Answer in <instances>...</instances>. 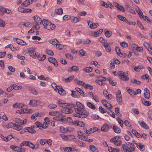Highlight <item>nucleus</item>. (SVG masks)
<instances>
[{
	"label": "nucleus",
	"instance_id": "1",
	"mask_svg": "<svg viewBox=\"0 0 152 152\" xmlns=\"http://www.w3.org/2000/svg\"><path fill=\"white\" fill-rule=\"evenodd\" d=\"M122 152H132L134 151L136 148L132 143L127 142L126 144L122 145Z\"/></svg>",
	"mask_w": 152,
	"mask_h": 152
},
{
	"label": "nucleus",
	"instance_id": "2",
	"mask_svg": "<svg viewBox=\"0 0 152 152\" xmlns=\"http://www.w3.org/2000/svg\"><path fill=\"white\" fill-rule=\"evenodd\" d=\"M77 114L73 115L75 117H78L81 118H85L87 117L88 113L85 109L79 110L78 109L77 110Z\"/></svg>",
	"mask_w": 152,
	"mask_h": 152
},
{
	"label": "nucleus",
	"instance_id": "3",
	"mask_svg": "<svg viewBox=\"0 0 152 152\" xmlns=\"http://www.w3.org/2000/svg\"><path fill=\"white\" fill-rule=\"evenodd\" d=\"M42 23L45 28L49 30H53L56 27L54 24H52L50 21L45 20H42Z\"/></svg>",
	"mask_w": 152,
	"mask_h": 152
},
{
	"label": "nucleus",
	"instance_id": "4",
	"mask_svg": "<svg viewBox=\"0 0 152 152\" xmlns=\"http://www.w3.org/2000/svg\"><path fill=\"white\" fill-rule=\"evenodd\" d=\"M119 138H120V136H116L110 139V141L113 142L115 145L120 146L121 145L122 142L118 140Z\"/></svg>",
	"mask_w": 152,
	"mask_h": 152
},
{
	"label": "nucleus",
	"instance_id": "5",
	"mask_svg": "<svg viewBox=\"0 0 152 152\" xmlns=\"http://www.w3.org/2000/svg\"><path fill=\"white\" fill-rule=\"evenodd\" d=\"M116 97L118 103L119 104H121L122 102V95L120 90H118L116 92Z\"/></svg>",
	"mask_w": 152,
	"mask_h": 152
},
{
	"label": "nucleus",
	"instance_id": "6",
	"mask_svg": "<svg viewBox=\"0 0 152 152\" xmlns=\"http://www.w3.org/2000/svg\"><path fill=\"white\" fill-rule=\"evenodd\" d=\"M118 75L121 77L120 79L123 80L127 81L129 80V78L127 77L125 73L121 71L118 72Z\"/></svg>",
	"mask_w": 152,
	"mask_h": 152
},
{
	"label": "nucleus",
	"instance_id": "7",
	"mask_svg": "<svg viewBox=\"0 0 152 152\" xmlns=\"http://www.w3.org/2000/svg\"><path fill=\"white\" fill-rule=\"evenodd\" d=\"M33 143L29 141H24L20 145V146L22 147L23 146H27L31 148L33 147Z\"/></svg>",
	"mask_w": 152,
	"mask_h": 152
},
{
	"label": "nucleus",
	"instance_id": "8",
	"mask_svg": "<svg viewBox=\"0 0 152 152\" xmlns=\"http://www.w3.org/2000/svg\"><path fill=\"white\" fill-rule=\"evenodd\" d=\"M41 104V102L39 100H31L30 101L29 104L30 105L38 106Z\"/></svg>",
	"mask_w": 152,
	"mask_h": 152
},
{
	"label": "nucleus",
	"instance_id": "9",
	"mask_svg": "<svg viewBox=\"0 0 152 152\" xmlns=\"http://www.w3.org/2000/svg\"><path fill=\"white\" fill-rule=\"evenodd\" d=\"M30 55L33 58H35L37 55H38V53L36 52L34 50H29L28 51Z\"/></svg>",
	"mask_w": 152,
	"mask_h": 152
},
{
	"label": "nucleus",
	"instance_id": "10",
	"mask_svg": "<svg viewBox=\"0 0 152 152\" xmlns=\"http://www.w3.org/2000/svg\"><path fill=\"white\" fill-rule=\"evenodd\" d=\"M73 125L75 126H79L83 127L85 126L84 123L82 121L79 120L75 121L73 122Z\"/></svg>",
	"mask_w": 152,
	"mask_h": 152
},
{
	"label": "nucleus",
	"instance_id": "11",
	"mask_svg": "<svg viewBox=\"0 0 152 152\" xmlns=\"http://www.w3.org/2000/svg\"><path fill=\"white\" fill-rule=\"evenodd\" d=\"M76 105L77 107V108H76L75 107V111L77 112V110H82L84 109V107L83 105L80 102H77L76 103Z\"/></svg>",
	"mask_w": 152,
	"mask_h": 152
},
{
	"label": "nucleus",
	"instance_id": "12",
	"mask_svg": "<svg viewBox=\"0 0 152 152\" xmlns=\"http://www.w3.org/2000/svg\"><path fill=\"white\" fill-rule=\"evenodd\" d=\"M48 60L53 64L55 66H58V62L55 58L52 57H50L48 58Z\"/></svg>",
	"mask_w": 152,
	"mask_h": 152
},
{
	"label": "nucleus",
	"instance_id": "13",
	"mask_svg": "<svg viewBox=\"0 0 152 152\" xmlns=\"http://www.w3.org/2000/svg\"><path fill=\"white\" fill-rule=\"evenodd\" d=\"M79 70V68L77 66L73 65L71 67H69L67 69V71L69 72H71L72 71H75L77 72Z\"/></svg>",
	"mask_w": 152,
	"mask_h": 152
},
{
	"label": "nucleus",
	"instance_id": "14",
	"mask_svg": "<svg viewBox=\"0 0 152 152\" xmlns=\"http://www.w3.org/2000/svg\"><path fill=\"white\" fill-rule=\"evenodd\" d=\"M109 129V126L108 124H103L101 128V131L105 132L108 131Z\"/></svg>",
	"mask_w": 152,
	"mask_h": 152
},
{
	"label": "nucleus",
	"instance_id": "15",
	"mask_svg": "<svg viewBox=\"0 0 152 152\" xmlns=\"http://www.w3.org/2000/svg\"><path fill=\"white\" fill-rule=\"evenodd\" d=\"M59 93L61 95H64L66 94V91L63 89L62 86H58L57 89Z\"/></svg>",
	"mask_w": 152,
	"mask_h": 152
},
{
	"label": "nucleus",
	"instance_id": "16",
	"mask_svg": "<svg viewBox=\"0 0 152 152\" xmlns=\"http://www.w3.org/2000/svg\"><path fill=\"white\" fill-rule=\"evenodd\" d=\"M144 97L147 99H149L150 97V92L149 90L147 88L144 89Z\"/></svg>",
	"mask_w": 152,
	"mask_h": 152
},
{
	"label": "nucleus",
	"instance_id": "17",
	"mask_svg": "<svg viewBox=\"0 0 152 152\" xmlns=\"http://www.w3.org/2000/svg\"><path fill=\"white\" fill-rule=\"evenodd\" d=\"M61 112L58 113V115L57 116H56L53 118V119L54 120L58 121H63L64 120V119L63 118H61Z\"/></svg>",
	"mask_w": 152,
	"mask_h": 152
},
{
	"label": "nucleus",
	"instance_id": "18",
	"mask_svg": "<svg viewBox=\"0 0 152 152\" xmlns=\"http://www.w3.org/2000/svg\"><path fill=\"white\" fill-rule=\"evenodd\" d=\"M24 131L26 132H29L31 133H34L36 132V131L32 128V127H28L25 128Z\"/></svg>",
	"mask_w": 152,
	"mask_h": 152
},
{
	"label": "nucleus",
	"instance_id": "19",
	"mask_svg": "<svg viewBox=\"0 0 152 152\" xmlns=\"http://www.w3.org/2000/svg\"><path fill=\"white\" fill-rule=\"evenodd\" d=\"M103 93L104 95L105 96L107 99H112V95L111 94L109 95L108 92L106 90H104Z\"/></svg>",
	"mask_w": 152,
	"mask_h": 152
},
{
	"label": "nucleus",
	"instance_id": "20",
	"mask_svg": "<svg viewBox=\"0 0 152 152\" xmlns=\"http://www.w3.org/2000/svg\"><path fill=\"white\" fill-rule=\"evenodd\" d=\"M103 31V29H100L98 31L94 32L93 34V36L94 37H97L100 35L102 34Z\"/></svg>",
	"mask_w": 152,
	"mask_h": 152
},
{
	"label": "nucleus",
	"instance_id": "21",
	"mask_svg": "<svg viewBox=\"0 0 152 152\" xmlns=\"http://www.w3.org/2000/svg\"><path fill=\"white\" fill-rule=\"evenodd\" d=\"M72 93L71 94V96L74 98H78L80 97V95L79 93L77 91L72 90L71 91Z\"/></svg>",
	"mask_w": 152,
	"mask_h": 152
},
{
	"label": "nucleus",
	"instance_id": "22",
	"mask_svg": "<svg viewBox=\"0 0 152 152\" xmlns=\"http://www.w3.org/2000/svg\"><path fill=\"white\" fill-rule=\"evenodd\" d=\"M63 113H64L69 114L72 113L73 111L72 109L66 107L64 108L63 110Z\"/></svg>",
	"mask_w": 152,
	"mask_h": 152
},
{
	"label": "nucleus",
	"instance_id": "23",
	"mask_svg": "<svg viewBox=\"0 0 152 152\" xmlns=\"http://www.w3.org/2000/svg\"><path fill=\"white\" fill-rule=\"evenodd\" d=\"M24 106V104L20 103H16L13 105V107L15 108H23Z\"/></svg>",
	"mask_w": 152,
	"mask_h": 152
},
{
	"label": "nucleus",
	"instance_id": "24",
	"mask_svg": "<svg viewBox=\"0 0 152 152\" xmlns=\"http://www.w3.org/2000/svg\"><path fill=\"white\" fill-rule=\"evenodd\" d=\"M113 129L114 131L116 133H119L121 132L120 129L115 125L113 126Z\"/></svg>",
	"mask_w": 152,
	"mask_h": 152
},
{
	"label": "nucleus",
	"instance_id": "25",
	"mask_svg": "<svg viewBox=\"0 0 152 152\" xmlns=\"http://www.w3.org/2000/svg\"><path fill=\"white\" fill-rule=\"evenodd\" d=\"M136 146L141 151H144V148H145V146L144 145H142L140 143H135Z\"/></svg>",
	"mask_w": 152,
	"mask_h": 152
},
{
	"label": "nucleus",
	"instance_id": "26",
	"mask_svg": "<svg viewBox=\"0 0 152 152\" xmlns=\"http://www.w3.org/2000/svg\"><path fill=\"white\" fill-rule=\"evenodd\" d=\"M139 123L141 126L144 129H148L149 128L148 126L146 124L144 121H142L141 122L139 121Z\"/></svg>",
	"mask_w": 152,
	"mask_h": 152
},
{
	"label": "nucleus",
	"instance_id": "27",
	"mask_svg": "<svg viewBox=\"0 0 152 152\" xmlns=\"http://www.w3.org/2000/svg\"><path fill=\"white\" fill-rule=\"evenodd\" d=\"M22 128L23 127L21 126L18 125L16 124H14V125L13 129L19 131L21 130Z\"/></svg>",
	"mask_w": 152,
	"mask_h": 152
},
{
	"label": "nucleus",
	"instance_id": "28",
	"mask_svg": "<svg viewBox=\"0 0 152 152\" xmlns=\"http://www.w3.org/2000/svg\"><path fill=\"white\" fill-rule=\"evenodd\" d=\"M10 148L15 151L18 152L20 147L17 145H12L10 146Z\"/></svg>",
	"mask_w": 152,
	"mask_h": 152
},
{
	"label": "nucleus",
	"instance_id": "29",
	"mask_svg": "<svg viewBox=\"0 0 152 152\" xmlns=\"http://www.w3.org/2000/svg\"><path fill=\"white\" fill-rule=\"evenodd\" d=\"M49 42L54 45H56L58 43H59V41L56 39L50 40Z\"/></svg>",
	"mask_w": 152,
	"mask_h": 152
},
{
	"label": "nucleus",
	"instance_id": "30",
	"mask_svg": "<svg viewBox=\"0 0 152 152\" xmlns=\"http://www.w3.org/2000/svg\"><path fill=\"white\" fill-rule=\"evenodd\" d=\"M58 102L59 106L61 107L65 108L67 105V103H63L61 101H59Z\"/></svg>",
	"mask_w": 152,
	"mask_h": 152
},
{
	"label": "nucleus",
	"instance_id": "31",
	"mask_svg": "<svg viewBox=\"0 0 152 152\" xmlns=\"http://www.w3.org/2000/svg\"><path fill=\"white\" fill-rule=\"evenodd\" d=\"M31 2H30L29 1L26 0L24 1L21 4L22 6H23L24 7H26L28 6L31 4Z\"/></svg>",
	"mask_w": 152,
	"mask_h": 152
},
{
	"label": "nucleus",
	"instance_id": "32",
	"mask_svg": "<svg viewBox=\"0 0 152 152\" xmlns=\"http://www.w3.org/2000/svg\"><path fill=\"white\" fill-rule=\"evenodd\" d=\"M142 103L145 105L150 106L151 105V102L149 101H146L144 99H142Z\"/></svg>",
	"mask_w": 152,
	"mask_h": 152
},
{
	"label": "nucleus",
	"instance_id": "33",
	"mask_svg": "<svg viewBox=\"0 0 152 152\" xmlns=\"http://www.w3.org/2000/svg\"><path fill=\"white\" fill-rule=\"evenodd\" d=\"M104 46L107 52H111V48L108 44H104Z\"/></svg>",
	"mask_w": 152,
	"mask_h": 152
},
{
	"label": "nucleus",
	"instance_id": "34",
	"mask_svg": "<svg viewBox=\"0 0 152 152\" xmlns=\"http://www.w3.org/2000/svg\"><path fill=\"white\" fill-rule=\"evenodd\" d=\"M87 106L90 108L92 109L93 110H94L96 109V107L95 106L90 102H88L87 103Z\"/></svg>",
	"mask_w": 152,
	"mask_h": 152
},
{
	"label": "nucleus",
	"instance_id": "35",
	"mask_svg": "<svg viewBox=\"0 0 152 152\" xmlns=\"http://www.w3.org/2000/svg\"><path fill=\"white\" fill-rule=\"evenodd\" d=\"M92 68L91 67H87L83 69V70L86 72L89 73L91 72Z\"/></svg>",
	"mask_w": 152,
	"mask_h": 152
},
{
	"label": "nucleus",
	"instance_id": "36",
	"mask_svg": "<svg viewBox=\"0 0 152 152\" xmlns=\"http://www.w3.org/2000/svg\"><path fill=\"white\" fill-rule=\"evenodd\" d=\"M74 75H71L69 76V77L66 78L64 81L66 82H69L71 81L74 78Z\"/></svg>",
	"mask_w": 152,
	"mask_h": 152
},
{
	"label": "nucleus",
	"instance_id": "37",
	"mask_svg": "<svg viewBox=\"0 0 152 152\" xmlns=\"http://www.w3.org/2000/svg\"><path fill=\"white\" fill-rule=\"evenodd\" d=\"M90 150L94 152H98V150L96 147L94 145H91L90 146Z\"/></svg>",
	"mask_w": 152,
	"mask_h": 152
},
{
	"label": "nucleus",
	"instance_id": "38",
	"mask_svg": "<svg viewBox=\"0 0 152 152\" xmlns=\"http://www.w3.org/2000/svg\"><path fill=\"white\" fill-rule=\"evenodd\" d=\"M55 13L58 15H61L63 12V10L61 8H58L55 10Z\"/></svg>",
	"mask_w": 152,
	"mask_h": 152
},
{
	"label": "nucleus",
	"instance_id": "39",
	"mask_svg": "<svg viewBox=\"0 0 152 152\" xmlns=\"http://www.w3.org/2000/svg\"><path fill=\"white\" fill-rule=\"evenodd\" d=\"M29 90L31 91V92L33 94L35 95L37 94V92L35 88L32 87H30L29 88Z\"/></svg>",
	"mask_w": 152,
	"mask_h": 152
},
{
	"label": "nucleus",
	"instance_id": "40",
	"mask_svg": "<svg viewBox=\"0 0 152 152\" xmlns=\"http://www.w3.org/2000/svg\"><path fill=\"white\" fill-rule=\"evenodd\" d=\"M107 80L109 81L110 83L113 86H115L117 84L116 82H113V80L110 77L107 78Z\"/></svg>",
	"mask_w": 152,
	"mask_h": 152
},
{
	"label": "nucleus",
	"instance_id": "41",
	"mask_svg": "<svg viewBox=\"0 0 152 152\" xmlns=\"http://www.w3.org/2000/svg\"><path fill=\"white\" fill-rule=\"evenodd\" d=\"M12 86L13 89H14L16 90H18L21 89L22 88V86H18L16 84H13Z\"/></svg>",
	"mask_w": 152,
	"mask_h": 152
},
{
	"label": "nucleus",
	"instance_id": "42",
	"mask_svg": "<svg viewBox=\"0 0 152 152\" xmlns=\"http://www.w3.org/2000/svg\"><path fill=\"white\" fill-rule=\"evenodd\" d=\"M127 91L134 98V90L132 89L129 88L127 90Z\"/></svg>",
	"mask_w": 152,
	"mask_h": 152
},
{
	"label": "nucleus",
	"instance_id": "43",
	"mask_svg": "<svg viewBox=\"0 0 152 152\" xmlns=\"http://www.w3.org/2000/svg\"><path fill=\"white\" fill-rule=\"evenodd\" d=\"M6 48H10L13 51H16L17 50V49H15L13 46L11 44H10L6 47Z\"/></svg>",
	"mask_w": 152,
	"mask_h": 152
},
{
	"label": "nucleus",
	"instance_id": "44",
	"mask_svg": "<svg viewBox=\"0 0 152 152\" xmlns=\"http://www.w3.org/2000/svg\"><path fill=\"white\" fill-rule=\"evenodd\" d=\"M117 17L120 20L124 22L126 21L127 20L122 15H117Z\"/></svg>",
	"mask_w": 152,
	"mask_h": 152
},
{
	"label": "nucleus",
	"instance_id": "45",
	"mask_svg": "<svg viewBox=\"0 0 152 152\" xmlns=\"http://www.w3.org/2000/svg\"><path fill=\"white\" fill-rule=\"evenodd\" d=\"M60 113V112L57 111H51L49 112V114L51 116H55L57 114L59 113Z\"/></svg>",
	"mask_w": 152,
	"mask_h": 152
},
{
	"label": "nucleus",
	"instance_id": "46",
	"mask_svg": "<svg viewBox=\"0 0 152 152\" xmlns=\"http://www.w3.org/2000/svg\"><path fill=\"white\" fill-rule=\"evenodd\" d=\"M96 82L100 86H104L105 83L103 82V81H102L101 80H96Z\"/></svg>",
	"mask_w": 152,
	"mask_h": 152
},
{
	"label": "nucleus",
	"instance_id": "47",
	"mask_svg": "<svg viewBox=\"0 0 152 152\" xmlns=\"http://www.w3.org/2000/svg\"><path fill=\"white\" fill-rule=\"evenodd\" d=\"M112 35V32L108 31L105 32V35L107 37H110Z\"/></svg>",
	"mask_w": 152,
	"mask_h": 152
},
{
	"label": "nucleus",
	"instance_id": "48",
	"mask_svg": "<svg viewBox=\"0 0 152 152\" xmlns=\"http://www.w3.org/2000/svg\"><path fill=\"white\" fill-rule=\"evenodd\" d=\"M13 40L16 41V42L19 45H21V44H22V42L23 40L21 39L18 38H14Z\"/></svg>",
	"mask_w": 152,
	"mask_h": 152
},
{
	"label": "nucleus",
	"instance_id": "49",
	"mask_svg": "<svg viewBox=\"0 0 152 152\" xmlns=\"http://www.w3.org/2000/svg\"><path fill=\"white\" fill-rule=\"evenodd\" d=\"M33 145L32 147V148L31 147V148L33 149H37L38 148L39 146V144L38 142H37L36 143L35 145H34L33 144Z\"/></svg>",
	"mask_w": 152,
	"mask_h": 152
},
{
	"label": "nucleus",
	"instance_id": "50",
	"mask_svg": "<svg viewBox=\"0 0 152 152\" xmlns=\"http://www.w3.org/2000/svg\"><path fill=\"white\" fill-rule=\"evenodd\" d=\"M100 5L102 7H104L106 8L108 7V4L103 1H101L100 3Z\"/></svg>",
	"mask_w": 152,
	"mask_h": 152
},
{
	"label": "nucleus",
	"instance_id": "51",
	"mask_svg": "<svg viewBox=\"0 0 152 152\" xmlns=\"http://www.w3.org/2000/svg\"><path fill=\"white\" fill-rule=\"evenodd\" d=\"M56 47L57 49L61 50L64 47V46L58 43L56 45Z\"/></svg>",
	"mask_w": 152,
	"mask_h": 152
},
{
	"label": "nucleus",
	"instance_id": "52",
	"mask_svg": "<svg viewBox=\"0 0 152 152\" xmlns=\"http://www.w3.org/2000/svg\"><path fill=\"white\" fill-rule=\"evenodd\" d=\"M131 82L133 83H134L137 85H140L141 83V82L139 81H137L136 79H134L131 80Z\"/></svg>",
	"mask_w": 152,
	"mask_h": 152
},
{
	"label": "nucleus",
	"instance_id": "53",
	"mask_svg": "<svg viewBox=\"0 0 152 152\" xmlns=\"http://www.w3.org/2000/svg\"><path fill=\"white\" fill-rule=\"evenodd\" d=\"M57 107V105L54 104H51L48 106L49 108L51 109H53L56 108Z\"/></svg>",
	"mask_w": 152,
	"mask_h": 152
},
{
	"label": "nucleus",
	"instance_id": "54",
	"mask_svg": "<svg viewBox=\"0 0 152 152\" xmlns=\"http://www.w3.org/2000/svg\"><path fill=\"white\" fill-rule=\"evenodd\" d=\"M45 52L48 54L49 55L51 56H53L54 55L53 52L51 50L47 49L46 50Z\"/></svg>",
	"mask_w": 152,
	"mask_h": 152
},
{
	"label": "nucleus",
	"instance_id": "55",
	"mask_svg": "<svg viewBox=\"0 0 152 152\" xmlns=\"http://www.w3.org/2000/svg\"><path fill=\"white\" fill-rule=\"evenodd\" d=\"M84 87L85 88H89L91 90H92L93 89V86L89 84H85Z\"/></svg>",
	"mask_w": 152,
	"mask_h": 152
},
{
	"label": "nucleus",
	"instance_id": "56",
	"mask_svg": "<svg viewBox=\"0 0 152 152\" xmlns=\"http://www.w3.org/2000/svg\"><path fill=\"white\" fill-rule=\"evenodd\" d=\"M99 110L100 112L102 113H104L107 112L106 110H104L101 106H100L99 107Z\"/></svg>",
	"mask_w": 152,
	"mask_h": 152
},
{
	"label": "nucleus",
	"instance_id": "57",
	"mask_svg": "<svg viewBox=\"0 0 152 152\" xmlns=\"http://www.w3.org/2000/svg\"><path fill=\"white\" fill-rule=\"evenodd\" d=\"M117 120L120 125L121 126H123L124 124V122L122 119L119 117L117 118Z\"/></svg>",
	"mask_w": 152,
	"mask_h": 152
},
{
	"label": "nucleus",
	"instance_id": "58",
	"mask_svg": "<svg viewBox=\"0 0 152 152\" xmlns=\"http://www.w3.org/2000/svg\"><path fill=\"white\" fill-rule=\"evenodd\" d=\"M18 11L22 13H25L26 12L25 9L21 7H18Z\"/></svg>",
	"mask_w": 152,
	"mask_h": 152
},
{
	"label": "nucleus",
	"instance_id": "59",
	"mask_svg": "<svg viewBox=\"0 0 152 152\" xmlns=\"http://www.w3.org/2000/svg\"><path fill=\"white\" fill-rule=\"evenodd\" d=\"M64 151L63 152H69L72 151V148L71 147H66L64 148Z\"/></svg>",
	"mask_w": 152,
	"mask_h": 152
},
{
	"label": "nucleus",
	"instance_id": "60",
	"mask_svg": "<svg viewBox=\"0 0 152 152\" xmlns=\"http://www.w3.org/2000/svg\"><path fill=\"white\" fill-rule=\"evenodd\" d=\"M81 20L80 17H75L73 20V21L75 23H76Z\"/></svg>",
	"mask_w": 152,
	"mask_h": 152
},
{
	"label": "nucleus",
	"instance_id": "61",
	"mask_svg": "<svg viewBox=\"0 0 152 152\" xmlns=\"http://www.w3.org/2000/svg\"><path fill=\"white\" fill-rule=\"evenodd\" d=\"M136 11L138 13L140 17L143 15V12L139 8H138V10H136Z\"/></svg>",
	"mask_w": 152,
	"mask_h": 152
},
{
	"label": "nucleus",
	"instance_id": "62",
	"mask_svg": "<svg viewBox=\"0 0 152 152\" xmlns=\"http://www.w3.org/2000/svg\"><path fill=\"white\" fill-rule=\"evenodd\" d=\"M142 18L145 21L150 22V19L146 16L143 15L142 16Z\"/></svg>",
	"mask_w": 152,
	"mask_h": 152
},
{
	"label": "nucleus",
	"instance_id": "63",
	"mask_svg": "<svg viewBox=\"0 0 152 152\" xmlns=\"http://www.w3.org/2000/svg\"><path fill=\"white\" fill-rule=\"evenodd\" d=\"M15 122L17 123L21 124V122H22V120L18 118H16Z\"/></svg>",
	"mask_w": 152,
	"mask_h": 152
},
{
	"label": "nucleus",
	"instance_id": "64",
	"mask_svg": "<svg viewBox=\"0 0 152 152\" xmlns=\"http://www.w3.org/2000/svg\"><path fill=\"white\" fill-rule=\"evenodd\" d=\"M6 53V52H0V58H4L5 56Z\"/></svg>",
	"mask_w": 152,
	"mask_h": 152
}]
</instances>
